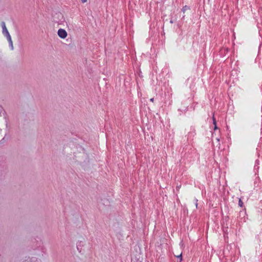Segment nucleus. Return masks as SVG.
Instances as JSON below:
<instances>
[{"label": "nucleus", "mask_w": 262, "mask_h": 262, "mask_svg": "<svg viewBox=\"0 0 262 262\" xmlns=\"http://www.w3.org/2000/svg\"><path fill=\"white\" fill-rule=\"evenodd\" d=\"M1 26L3 29V35L7 37L8 41H9V45L11 46V49H13V42L11 37V36L6 28V24L5 22H2L1 23Z\"/></svg>", "instance_id": "obj_1"}, {"label": "nucleus", "mask_w": 262, "mask_h": 262, "mask_svg": "<svg viewBox=\"0 0 262 262\" xmlns=\"http://www.w3.org/2000/svg\"><path fill=\"white\" fill-rule=\"evenodd\" d=\"M58 35L61 38H65L67 36L66 31L62 29H60L58 31Z\"/></svg>", "instance_id": "obj_2"}, {"label": "nucleus", "mask_w": 262, "mask_h": 262, "mask_svg": "<svg viewBox=\"0 0 262 262\" xmlns=\"http://www.w3.org/2000/svg\"><path fill=\"white\" fill-rule=\"evenodd\" d=\"M238 205L240 207H243V203L241 199H239Z\"/></svg>", "instance_id": "obj_3"}, {"label": "nucleus", "mask_w": 262, "mask_h": 262, "mask_svg": "<svg viewBox=\"0 0 262 262\" xmlns=\"http://www.w3.org/2000/svg\"><path fill=\"white\" fill-rule=\"evenodd\" d=\"M188 9L189 8L187 6H185L183 7L182 11H183V12H185V11Z\"/></svg>", "instance_id": "obj_4"}, {"label": "nucleus", "mask_w": 262, "mask_h": 262, "mask_svg": "<svg viewBox=\"0 0 262 262\" xmlns=\"http://www.w3.org/2000/svg\"><path fill=\"white\" fill-rule=\"evenodd\" d=\"M177 257H179V258H180V262H181L182 260V253H181L180 254V255H177Z\"/></svg>", "instance_id": "obj_5"}, {"label": "nucleus", "mask_w": 262, "mask_h": 262, "mask_svg": "<svg viewBox=\"0 0 262 262\" xmlns=\"http://www.w3.org/2000/svg\"><path fill=\"white\" fill-rule=\"evenodd\" d=\"M213 124H214V125L216 124V120H215V118H214V117H213Z\"/></svg>", "instance_id": "obj_6"}, {"label": "nucleus", "mask_w": 262, "mask_h": 262, "mask_svg": "<svg viewBox=\"0 0 262 262\" xmlns=\"http://www.w3.org/2000/svg\"><path fill=\"white\" fill-rule=\"evenodd\" d=\"M81 1L82 3H85L87 2V0H81Z\"/></svg>", "instance_id": "obj_7"}, {"label": "nucleus", "mask_w": 262, "mask_h": 262, "mask_svg": "<svg viewBox=\"0 0 262 262\" xmlns=\"http://www.w3.org/2000/svg\"><path fill=\"white\" fill-rule=\"evenodd\" d=\"M216 128H217L216 124H215V125H214V129H215Z\"/></svg>", "instance_id": "obj_8"}, {"label": "nucleus", "mask_w": 262, "mask_h": 262, "mask_svg": "<svg viewBox=\"0 0 262 262\" xmlns=\"http://www.w3.org/2000/svg\"><path fill=\"white\" fill-rule=\"evenodd\" d=\"M150 101H151V102H154V98H151V99H150Z\"/></svg>", "instance_id": "obj_9"}]
</instances>
